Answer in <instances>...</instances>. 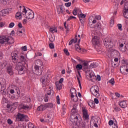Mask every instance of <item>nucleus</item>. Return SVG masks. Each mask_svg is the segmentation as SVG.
<instances>
[{
  "mask_svg": "<svg viewBox=\"0 0 128 128\" xmlns=\"http://www.w3.org/2000/svg\"><path fill=\"white\" fill-rule=\"evenodd\" d=\"M70 120L72 123L76 122V124H80L82 122V116L78 112V110L76 107H74L72 110Z\"/></svg>",
  "mask_w": 128,
  "mask_h": 128,
  "instance_id": "obj_1",
  "label": "nucleus"
},
{
  "mask_svg": "<svg viewBox=\"0 0 128 128\" xmlns=\"http://www.w3.org/2000/svg\"><path fill=\"white\" fill-rule=\"evenodd\" d=\"M12 61L14 64H24L26 60V58L24 55L18 56L16 53L12 52L11 54Z\"/></svg>",
  "mask_w": 128,
  "mask_h": 128,
  "instance_id": "obj_2",
  "label": "nucleus"
},
{
  "mask_svg": "<svg viewBox=\"0 0 128 128\" xmlns=\"http://www.w3.org/2000/svg\"><path fill=\"white\" fill-rule=\"evenodd\" d=\"M22 14L26 20H32L34 18V12L24 6H22Z\"/></svg>",
  "mask_w": 128,
  "mask_h": 128,
  "instance_id": "obj_3",
  "label": "nucleus"
},
{
  "mask_svg": "<svg viewBox=\"0 0 128 128\" xmlns=\"http://www.w3.org/2000/svg\"><path fill=\"white\" fill-rule=\"evenodd\" d=\"M14 41V38L8 36H0V44H12Z\"/></svg>",
  "mask_w": 128,
  "mask_h": 128,
  "instance_id": "obj_4",
  "label": "nucleus"
},
{
  "mask_svg": "<svg viewBox=\"0 0 128 128\" xmlns=\"http://www.w3.org/2000/svg\"><path fill=\"white\" fill-rule=\"evenodd\" d=\"M90 92L94 96L98 98L100 96V88L97 86H92L90 89Z\"/></svg>",
  "mask_w": 128,
  "mask_h": 128,
  "instance_id": "obj_5",
  "label": "nucleus"
},
{
  "mask_svg": "<svg viewBox=\"0 0 128 128\" xmlns=\"http://www.w3.org/2000/svg\"><path fill=\"white\" fill-rule=\"evenodd\" d=\"M71 98L74 102H76L78 100V95H76V90L74 88H71L70 90Z\"/></svg>",
  "mask_w": 128,
  "mask_h": 128,
  "instance_id": "obj_6",
  "label": "nucleus"
},
{
  "mask_svg": "<svg viewBox=\"0 0 128 128\" xmlns=\"http://www.w3.org/2000/svg\"><path fill=\"white\" fill-rule=\"evenodd\" d=\"M104 44L106 48H114V43L110 39L105 38L104 40Z\"/></svg>",
  "mask_w": 128,
  "mask_h": 128,
  "instance_id": "obj_7",
  "label": "nucleus"
},
{
  "mask_svg": "<svg viewBox=\"0 0 128 128\" xmlns=\"http://www.w3.org/2000/svg\"><path fill=\"white\" fill-rule=\"evenodd\" d=\"M16 69L18 70L19 74H22V72H24V64L22 63H16Z\"/></svg>",
  "mask_w": 128,
  "mask_h": 128,
  "instance_id": "obj_8",
  "label": "nucleus"
},
{
  "mask_svg": "<svg viewBox=\"0 0 128 128\" xmlns=\"http://www.w3.org/2000/svg\"><path fill=\"white\" fill-rule=\"evenodd\" d=\"M92 44L94 46H100V37L98 36H94L92 38Z\"/></svg>",
  "mask_w": 128,
  "mask_h": 128,
  "instance_id": "obj_9",
  "label": "nucleus"
},
{
  "mask_svg": "<svg viewBox=\"0 0 128 128\" xmlns=\"http://www.w3.org/2000/svg\"><path fill=\"white\" fill-rule=\"evenodd\" d=\"M82 110L84 120L86 121L90 119V116L88 112V110H86V108H82Z\"/></svg>",
  "mask_w": 128,
  "mask_h": 128,
  "instance_id": "obj_10",
  "label": "nucleus"
},
{
  "mask_svg": "<svg viewBox=\"0 0 128 128\" xmlns=\"http://www.w3.org/2000/svg\"><path fill=\"white\" fill-rule=\"evenodd\" d=\"M17 118L20 122H24L25 118H28V116H26L22 114L18 113L17 114Z\"/></svg>",
  "mask_w": 128,
  "mask_h": 128,
  "instance_id": "obj_11",
  "label": "nucleus"
},
{
  "mask_svg": "<svg viewBox=\"0 0 128 128\" xmlns=\"http://www.w3.org/2000/svg\"><path fill=\"white\" fill-rule=\"evenodd\" d=\"M85 72L86 74V76H89L90 78H94V73L92 70H90V69H86L85 70Z\"/></svg>",
  "mask_w": 128,
  "mask_h": 128,
  "instance_id": "obj_12",
  "label": "nucleus"
},
{
  "mask_svg": "<svg viewBox=\"0 0 128 128\" xmlns=\"http://www.w3.org/2000/svg\"><path fill=\"white\" fill-rule=\"evenodd\" d=\"M40 80L42 84V86H48V79H46V76H43L40 79Z\"/></svg>",
  "mask_w": 128,
  "mask_h": 128,
  "instance_id": "obj_13",
  "label": "nucleus"
},
{
  "mask_svg": "<svg viewBox=\"0 0 128 128\" xmlns=\"http://www.w3.org/2000/svg\"><path fill=\"white\" fill-rule=\"evenodd\" d=\"M120 72L122 74L124 72H128V66L126 65H123L120 67Z\"/></svg>",
  "mask_w": 128,
  "mask_h": 128,
  "instance_id": "obj_14",
  "label": "nucleus"
},
{
  "mask_svg": "<svg viewBox=\"0 0 128 128\" xmlns=\"http://www.w3.org/2000/svg\"><path fill=\"white\" fill-rule=\"evenodd\" d=\"M19 110H28L30 106L26 104H21L18 106Z\"/></svg>",
  "mask_w": 128,
  "mask_h": 128,
  "instance_id": "obj_15",
  "label": "nucleus"
},
{
  "mask_svg": "<svg viewBox=\"0 0 128 128\" xmlns=\"http://www.w3.org/2000/svg\"><path fill=\"white\" fill-rule=\"evenodd\" d=\"M10 12V9H4L0 12V16H5Z\"/></svg>",
  "mask_w": 128,
  "mask_h": 128,
  "instance_id": "obj_16",
  "label": "nucleus"
},
{
  "mask_svg": "<svg viewBox=\"0 0 128 128\" xmlns=\"http://www.w3.org/2000/svg\"><path fill=\"white\" fill-rule=\"evenodd\" d=\"M119 50H120L122 52H126V44H120L119 46Z\"/></svg>",
  "mask_w": 128,
  "mask_h": 128,
  "instance_id": "obj_17",
  "label": "nucleus"
},
{
  "mask_svg": "<svg viewBox=\"0 0 128 128\" xmlns=\"http://www.w3.org/2000/svg\"><path fill=\"white\" fill-rule=\"evenodd\" d=\"M96 20L94 19L92 20V17L89 18L88 26H90V28H94V26H92V24H96Z\"/></svg>",
  "mask_w": 128,
  "mask_h": 128,
  "instance_id": "obj_18",
  "label": "nucleus"
},
{
  "mask_svg": "<svg viewBox=\"0 0 128 128\" xmlns=\"http://www.w3.org/2000/svg\"><path fill=\"white\" fill-rule=\"evenodd\" d=\"M119 106H121L122 108H125L128 106V101L122 100L120 101L119 103Z\"/></svg>",
  "mask_w": 128,
  "mask_h": 128,
  "instance_id": "obj_19",
  "label": "nucleus"
},
{
  "mask_svg": "<svg viewBox=\"0 0 128 128\" xmlns=\"http://www.w3.org/2000/svg\"><path fill=\"white\" fill-rule=\"evenodd\" d=\"M35 64L36 66H38L42 67L44 66V63L42 61L40 60H37L35 61Z\"/></svg>",
  "mask_w": 128,
  "mask_h": 128,
  "instance_id": "obj_20",
  "label": "nucleus"
},
{
  "mask_svg": "<svg viewBox=\"0 0 128 128\" xmlns=\"http://www.w3.org/2000/svg\"><path fill=\"white\" fill-rule=\"evenodd\" d=\"M75 48H76V50H77V52H86V50L84 49H82V48L80 47V46L78 45H76Z\"/></svg>",
  "mask_w": 128,
  "mask_h": 128,
  "instance_id": "obj_21",
  "label": "nucleus"
},
{
  "mask_svg": "<svg viewBox=\"0 0 128 128\" xmlns=\"http://www.w3.org/2000/svg\"><path fill=\"white\" fill-rule=\"evenodd\" d=\"M77 80H78V84L80 88H82V85L80 84V80H82V76L80 75V72H78V75H76Z\"/></svg>",
  "mask_w": 128,
  "mask_h": 128,
  "instance_id": "obj_22",
  "label": "nucleus"
},
{
  "mask_svg": "<svg viewBox=\"0 0 128 128\" xmlns=\"http://www.w3.org/2000/svg\"><path fill=\"white\" fill-rule=\"evenodd\" d=\"M37 110L39 112H42L43 110H46V104H44V105H41V106H39Z\"/></svg>",
  "mask_w": 128,
  "mask_h": 128,
  "instance_id": "obj_23",
  "label": "nucleus"
},
{
  "mask_svg": "<svg viewBox=\"0 0 128 128\" xmlns=\"http://www.w3.org/2000/svg\"><path fill=\"white\" fill-rule=\"evenodd\" d=\"M7 72L10 76H12V74H14V70L10 66L7 68Z\"/></svg>",
  "mask_w": 128,
  "mask_h": 128,
  "instance_id": "obj_24",
  "label": "nucleus"
},
{
  "mask_svg": "<svg viewBox=\"0 0 128 128\" xmlns=\"http://www.w3.org/2000/svg\"><path fill=\"white\" fill-rule=\"evenodd\" d=\"M82 121L80 122V124H76V122H73V124H74L75 126H82V128H84L86 126V122H83L82 124Z\"/></svg>",
  "mask_w": 128,
  "mask_h": 128,
  "instance_id": "obj_25",
  "label": "nucleus"
},
{
  "mask_svg": "<svg viewBox=\"0 0 128 128\" xmlns=\"http://www.w3.org/2000/svg\"><path fill=\"white\" fill-rule=\"evenodd\" d=\"M78 42V36H76L74 39H72L68 43L70 46H72V44H76Z\"/></svg>",
  "mask_w": 128,
  "mask_h": 128,
  "instance_id": "obj_26",
  "label": "nucleus"
},
{
  "mask_svg": "<svg viewBox=\"0 0 128 128\" xmlns=\"http://www.w3.org/2000/svg\"><path fill=\"white\" fill-rule=\"evenodd\" d=\"M56 86L57 90H59L62 88V84L58 83V82H56Z\"/></svg>",
  "mask_w": 128,
  "mask_h": 128,
  "instance_id": "obj_27",
  "label": "nucleus"
},
{
  "mask_svg": "<svg viewBox=\"0 0 128 128\" xmlns=\"http://www.w3.org/2000/svg\"><path fill=\"white\" fill-rule=\"evenodd\" d=\"M88 104L92 108H96V104L94 101H90Z\"/></svg>",
  "mask_w": 128,
  "mask_h": 128,
  "instance_id": "obj_28",
  "label": "nucleus"
},
{
  "mask_svg": "<svg viewBox=\"0 0 128 128\" xmlns=\"http://www.w3.org/2000/svg\"><path fill=\"white\" fill-rule=\"evenodd\" d=\"M16 18L18 20L22 19V12H17L16 14Z\"/></svg>",
  "mask_w": 128,
  "mask_h": 128,
  "instance_id": "obj_29",
  "label": "nucleus"
},
{
  "mask_svg": "<svg viewBox=\"0 0 128 128\" xmlns=\"http://www.w3.org/2000/svg\"><path fill=\"white\" fill-rule=\"evenodd\" d=\"M92 122H93L94 124V126L95 128H98V119L95 118L92 120Z\"/></svg>",
  "mask_w": 128,
  "mask_h": 128,
  "instance_id": "obj_30",
  "label": "nucleus"
},
{
  "mask_svg": "<svg viewBox=\"0 0 128 128\" xmlns=\"http://www.w3.org/2000/svg\"><path fill=\"white\" fill-rule=\"evenodd\" d=\"M123 14L124 18H128V9H124Z\"/></svg>",
  "mask_w": 128,
  "mask_h": 128,
  "instance_id": "obj_31",
  "label": "nucleus"
},
{
  "mask_svg": "<svg viewBox=\"0 0 128 128\" xmlns=\"http://www.w3.org/2000/svg\"><path fill=\"white\" fill-rule=\"evenodd\" d=\"M50 32L52 34H54V32H58V30H56V27H52L50 28Z\"/></svg>",
  "mask_w": 128,
  "mask_h": 128,
  "instance_id": "obj_32",
  "label": "nucleus"
},
{
  "mask_svg": "<svg viewBox=\"0 0 128 128\" xmlns=\"http://www.w3.org/2000/svg\"><path fill=\"white\" fill-rule=\"evenodd\" d=\"M45 106L46 108H54V104L52 103H48L45 104Z\"/></svg>",
  "mask_w": 128,
  "mask_h": 128,
  "instance_id": "obj_33",
  "label": "nucleus"
},
{
  "mask_svg": "<svg viewBox=\"0 0 128 128\" xmlns=\"http://www.w3.org/2000/svg\"><path fill=\"white\" fill-rule=\"evenodd\" d=\"M6 64H8L6 61H4L2 63L0 64V66H2V68H4L6 66Z\"/></svg>",
  "mask_w": 128,
  "mask_h": 128,
  "instance_id": "obj_34",
  "label": "nucleus"
},
{
  "mask_svg": "<svg viewBox=\"0 0 128 128\" xmlns=\"http://www.w3.org/2000/svg\"><path fill=\"white\" fill-rule=\"evenodd\" d=\"M57 12L58 14H60V12H62V14H64V8H62V6H60V8L57 9Z\"/></svg>",
  "mask_w": 128,
  "mask_h": 128,
  "instance_id": "obj_35",
  "label": "nucleus"
},
{
  "mask_svg": "<svg viewBox=\"0 0 128 128\" xmlns=\"http://www.w3.org/2000/svg\"><path fill=\"white\" fill-rule=\"evenodd\" d=\"M76 68L78 70H82V66L80 64H78L76 66Z\"/></svg>",
  "mask_w": 128,
  "mask_h": 128,
  "instance_id": "obj_36",
  "label": "nucleus"
},
{
  "mask_svg": "<svg viewBox=\"0 0 128 128\" xmlns=\"http://www.w3.org/2000/svg\"><path fill=\"white\" fill-rule=\"evenodd\" d=\"M90 68H96V64L94 62L91 63L90 66H89Z\"/></svg>",
  "mask_w": 128,
  "mask_h": 128,
  "instance_id": "obj_37",
  "label": "nucleus"
},
{
  "mask_svg": "<svg viewBox=\"0 0 128 128\" xmlns=\"http://www.w3.org/2000/svg\"><path fill=\"white\" fill-rule=\"evenodd\" d=\"M109 84H110L112 86H114V78H112L108 80Z\"/></svg>",
  "mask_w": 128,
  "mask_h": 128,
  "instance_id": "obj_38",
  "label": "nucleus"
},
{
  "mask_svg": "<svg viewBox=\"0 0 128 128\" xmlns=\"http://www.w3.org/2000/svg\"><path fill=\"white\" fill-rule=\"evenodd\" d=\"M114 18H112L110 21V26H114Z\"/></svg>",
  "mask_w": 128,
  "mask_h": 128,
  "instance_id": "obj_39",
  "label": "nucleus"
},
{
  "mask_svg": "<svg viewBox=\"0 0 128 128\" xmlns=\"http://www.w3.org/2000/svg\"><path fill=\"white\" fill-rule=\"evenodd\" d=\"M52 114L50 112H49L47 114L46 118H49V120H50L52 118Z\"/></svg>",
  "mask_w": 128,
  "mask_h": 128,
  "instance_id": "obj_40",
  "label": "nucleus"
},
{
  "mask_svg": "<svg viewBox=\"0 0 128 128\" xmlns=\"http://www.w3.org/2000/svg\"><path fill=\"white\" fill-rule=\"evenodd\" d=\"M28 128H36V126L32 124V122H29L28 124Z\"/></svg>",
  "mask_w": 128,
  "mask_h": 128,
  "instance_id": "obj_41",
  "label": "nucleus"
},
{
  "mask_svg": "<svg viewBox=\"0 0 128 128\" xmlns=\"http://www.w3.org/2000/svg\"><path fill=\"white\" fill-rule=\"evenodd\" d=\"M96 28H97L98 30H100L102 28V25L100 24V23L98 22L96 24Z\"/></svg>",
  "mask_w": 128,
  "mask_h": 128,
  "instance_id": "obj_42",
  "label": "nucleus"
},
{
  "mask_svg": "<svg viewBox=\"0 0 128 128\" xmlns=\"http://www.w3.org/2000/svg\"><path fill=\"white\" fill-rule=\"evenodd\" d=\"M16 34H18V36H22V31L18 30L16 32Z\"/></svg>",
  "mask_w": 128,
  "mask_h": 128,
  "instance_id": "obj_43",
  "label": "nucleus"
},
{
  "mask_svg": "<svg viewBox=\"0 0 128 128\" xmlns=\"http://www.w3.org/2000/svg\"><path fill=\"white\" fill-rule=\"evenodd\" d=\"M86 14H80L79 15V18H86Z\"/></svg>",
  "mask_w": 128,
  "mask_h": 128,
  "instance_id": "obj_44",
  "label": "nucleus"
},
{
  "mask_svg": "<svg viewBox=\"0 0 128 128\" xmlns=\"http://www.w3.org/2000/svg\"><path fill=\"white\" fill-rule=\"evenodd\" d=\"M54 90H49L47 92V94L48 95V96H50L52 95V94L53 95L54 94Z\"/></svg>",
  "mask_w": 128,
  "mask_h": 128,
  "instance_id": "obj_45",
  "label": "nucleus"
},
{
  "mask_svg": "<svg viewBox=\"0 0 128 128\" xmlns=\"http://www.w3.org/2000/svg\"><path fill=\"white\" fill-rule=\"evenodd\" d=\"M72 14L74 16H76V14H78V10H76V8L73 10Z\"/></svg>",
  "mask_w": 128,
  "mask_h": 128,
  "instance_id": "obj_46",
  "label": "nucleus"
},
{
  "mask_svg": "<svg viewBox=\"0 0 128 128\" xmlns=\"http://www.w3.org/2000/svg\"><path fill=\"white\" fill-rule=\"evenodd\" d=\"M64 52L66 56H70V52H68V49H64Z\"/></svg>",
  "mask_w": 128,
  "mask_h": 128,
  "instance_id": "obj_47",
  "label": "nucleus"
},
{
  "mask_svg": "<svg viewBox=\"0 0 128 128\" xmlns=\"http://www.w3.org/2000/svg\"><path fill=\"white\" fill-rule=\"evenodd\" d=\"M40 66H38L37 65H36L34 66V70L36 72H40Z\"/></svg>",
  "mask_w": 128,
  "mask_h": 128,
  "instance_id": "obj_48",
  "label": "nucleus"
},
{
  "mask_svg": "<svg viewBox=\"0 0 128 128\" xmlns=\"http://www.w3.org/2000/svg\"><path fill=\"white\" fill-rule=\"evenodd\" d=\"M118 28L120 30H122V24H118Z\"/></svg>",
  "mask_w": 128,
  "mask_h": 128,
  "instance_id": "obj_49",
  "label": "nucleus"
},
{
  "mask_svg": "<svg viewBox=\"0 0 128 128\" xmlns=\"http://www.w3.org/2000/svg\"><path fill=\"white\" fill-rule=\"evenodd\" d=\"M56 102L58 104H60V96H56Z\"/></svg>",
  "mask_w": 128,
  "mask_h": 128,
  "instance_id": "obj_50",
  "label": "nucleus"
},
{
  "mask_svg": "<svg viewBox=\"0 0 128 128\" xmlns=\"http://www.w3.org/2000/svg\"><path fill=\"white\" fill-rule=\"evenodd\" d=\"M124 10H128V2H126L124 4Z\"/></svg>",
  "mask_w": 128,
  "mask_h": 128,
  "instance_id": "obj_51",
  "label": "nucleus"
},
{
  "mask_svg": "<svg viewBox=\"0 0 128 128\" xmlns=\"http://www.w3.org/2000/svg\"><path fill=\"white\" fill-rule=\"evenodd\" d=\"M49 47L52 50V48H54V44L52 43H50V44H49Z\"/></svg>",
  "mask_w": 128,
  "mask_h": 128,
  "instance_id": "obj_52",
  "label": "nucleus"
},
{
  "mask_svg": "<svg viewBox=\"0 0 128 128\" xmlns=\"http://www.w3.org/2000/svg\"><path fill=\"white\" fill-rule=\"evenodd\" d=\"M14 26V23L12 22L10 24H9V28H12Z\"/></svg>",
  "mask_w": 128,
  "mask_h": 128,
  "instance_id": "obj_53",
  "label": "nucleus"
},
{
  "mask_svg": "<svg viewBox=\"0 0 128 128\" xmlns=\"http://www.w3.org/2000/svg\"><path fill=\"white\" fill-rule=\"evenodd\" d=\"M72 6V2H68L67 3H65V6H66L67 8H68Z\"/></svg>",
  "mask_w": 128,
  "mask_h": 128,
  "instance_id": "obj_54",
  "label": "nucleus"
},
{
  "mask_svg": "<svg viewBox=\"0 0 128 128\" xmlns=\"http://www.w3.org/2000/svg\"><path fill=\"white\" fill-rule=\"evenodd\" d=\"M7 122H8V124H12L13 122H12V120L8 119L7 120Z\"/></svg>",
  "mask_w": 128,
  "mask_h": 128,
  "instance_id": "obj_55",
  "label": "nucleus"
},
{
  "mask_svg": "<svg viewBox=\"0 0 128 128\" xmlns=\"http://www.w3.org/2000/svg\"><path fill=\"white\" fill-rule=\"evenodd\" d=\"M98 99L95 98H94V104H98Z\"/></svg>",
  "mask_w": 128,
  "mask_h": 128,
  "instance_id": "obj_56",
  "label": "nucleus"
},
{
  "mask_svg": "<svg viewBox=\"0 0 128 128\" xmlns=\"http://www.w3.org/2000/svg\"><path fill=\"white\" fill-rule=\"evenodd\" d=\"M114 120H110L109 122H108V124L109 126H112L114 124Z\"/></svg>",
  "mask_w": 128,
  "mask_h": 128,
  "instance_id": "obj_57",
  "label": "nucleus"
},
{
  "mask_svg": "<svg viewBox=\"0 0 128 128\" xmlns=\"http://www.w3.org/2000/svg\"><path fill=\"white\" fill-rule=\"evenodd\" d=\"M72 18L76 19V18L75 17V16H70L68 18V20H72Z\"/></svg>",
  "mask_w": 128,
  "mask_h": 128,
  "instance_id": "obj_58",
  "label": "nucleus"
},
{
  "mask_svg": "<svg viewBox=\"0 0 128 128\" xmlns=\"http://www.w3.org/2000/svg\"><path fill=\"white\" fill-rule=\"evenodd\" d=\"M83 66H84L85 68H88V62H83Z\"/></svg>",
  "mask_w": 128,
  "mask_h": 128,
  "instance_id": "obj_59",
  "label": "nucleus"
},
{
  "mask_svg": "<svg viewBox=\"0 0 128 128\" xmlns=\"http://www.w3.org/2000/svg\"><path fill=\"white\" fill-rule=\"evenodd\" d=\"M96 80H98V82H100L102 78H100V75H97Z\"/></svg>",
  "mask_w": 128,
  "mask_h": 128,
  "instance_id": "obj_60",
  "label": "nucleus"
},
{
  "mask_svg": "<svg viewBox=\"0 0 128 128\" xmlns=\"http://www.w3.org/2000/svg\"><path fill=\"white\" fill-rule=\"evenodd\" d=\"M80 18V20L81 22V24H84V18Z\"/></svg>",
  "mask_w": 128,
  "mask_h": 128,
  "instance_id": "obj_61",
  "label": "nucleus"
},
{
  "mask_svg": "<svg viewBox=\"0 0 128 128\" xmlns=\"http://www.w3.org/2000/svg\"><path fill=\"white\" fill-rule=\"evenodd\" d=\"M22 50H24V52H26V46H24L22 48Z\"/></svg>",
  "mask_w": 128,
  "mask_h": 128,
  "instance_id": "obj_62",
  "label": "nucleus"
},
{
  "mask_svg": "<svg viewBox=\"0 0 128 128\" xmlns=\"http://www.w3.org/2000/svg\"><path fill=\"white\" fill-rule=\"evenodd\" d=\"M124 66H128V60H124Z\"/></svg>",
  "mask_w": 128,
  "mask_h": 128,
  "instance_id": "obj_63",
  "label": "nucleus"
},
{
  "mask_svg": "<svg viewBox=\"0 0 128 128\" xmlns=\"http://www.w3.org/2000/svg\"><path fill=\"white\" fill-rule=\"evenodd\" d=\"M112 128H118V123H114V126H113V127Z\"/></svg>",
  "mask_w": 128,
  "mask_h": 128,
  "instance_id": "obj_64",
  "label": "nucleus"
}]
</instances>
